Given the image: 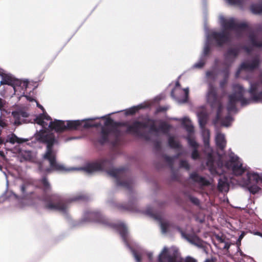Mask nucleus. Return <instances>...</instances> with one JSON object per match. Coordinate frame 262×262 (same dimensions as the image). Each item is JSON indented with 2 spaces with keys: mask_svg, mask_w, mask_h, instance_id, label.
Here are the masks:
<instances>
[{
  "mask_svg": "<svg viewBox=\"0 0 262 262\" xmlns=\"http://www.w3.org/2000/svg\"><path fill=\"white\" fill-rule=\"evenodd\" d=\"M98 119H105L104 125L102 127L99 139V142L103 144L109 142L112 137H115V134L106 129V127L113 124V120L105 116L95 117L74 121H62L52 118L47 114L43 113L36 117L34 121L36 123L42 128L35 134V138L41 142L47 144V150L43 156V161L39 164V169L40 171L50 173L52 171H72L83 170L88 173H91L99 170H106L112 164V161L107 158L101 159L96 162L88 164L84 167H72L67 169L64 165L57 162L56 160V150L53 146L58 143L56 136L53 131L58 133L67 129H79L81 128H89L92 127L101 126L100 123H93L92 121Z\"/></svg>",
  "mask_w": 262,
  "mask_h": 262,
  "instance_id": "nucleus-1",
  "label": "nucleus"
},
{
  "mask_svg": "<svg viewBox=\"0 0 262 262\" xmlns=\"http://www.w3.org/2000/svg\"><path fill=\"white\" fill-rule=\"evenodd\" d=\"M98 119H105L104 125L102 127L99 139V142L103 144L109 142L112 137H115V134L106 129V127L113 124V120L105 116L95 117L74 121H62L52 118L47 114L43 113L36 117L34 121L36 123L42 128L35 134V138L41 142L47 144V150L43 156V161L39 164V169L40 171L50 173L52 171H72L83 170L88 173H91L99 170H106L112 164V161L107 158L101 159L96 162L88 164L84 167H72L67 169L64 165L57 162L56 160V150L53 146L58 143L56 136L53 131L58 133L67 129H79L81 128H89L92 127L101 126L100 123H93L92 121Z\"/></svg>",
  "mask_w": 262,
  "mask_h": 262,
  "instance_id": "nucleus-2",
  "label": "nucleus"
},
{
  "mask_svg": "<svg viewBox=\"0 0 262 262\" xmlns=\"http://www.w3.org/2000/svg\"><path fill=\"white\" fill-rule=\"evenodd\" d=\"M198 119L202 129L204 152L207 155L206 164L210 172L221 176L228 172L236 177L246 172L244 178H238L236 180V184L252 193L258 192L262 186V174L254 170H247L243 160L231 150L224 155L215 154L209 146L210 132L204 128L207 116L205 113H201L198 114Z\"/></svg>",
  "mask_w": 262,
  "mask_h": 262,
  "instance_id": "nucleus-3",
  "label": "nucleus"
},
{
  "mask_svg": "<svg viewBox=\"0 0 262 262\" xmlns=\"http://www.w3.org/2000/svg\"><path fill=\"white\" fill-rule=\"evenodd\" d=\"M220 23L223 31L217 33L215 31H210L206 33V41L204 48L203 54L199 61L194 64L192 69H201L205 63V56L209 52L210 45L215 43L218 46L228 45L233 34L237 37L242 36L249 32L250 28L246 23H239L237 20L232 18H225L220 16Z\"/></svg>",
  "mask_w": 262,
  "mask_h": 262,
  "instance_id": "nucleus-4",
  "label": "nucleus"
},
{
  "mask_svg": "<svg viewBox=\"0 0 262 262\" xmlns=\"http://www.w3.org/2000/svg\"><path fill=\"white\" fill-rule=\"evenodd\" d=\"M250 89L249 92L251 99L244 97L246 90L239 84H234L232 86V92L228 95L227 109L229 113L235 112L236 105L240 103L244 106L249 104L252 100L262 102V73L257 79L254 81H249Z\"/></svg>",
  "mask_w": 262,
  "mask_h": 262,
  "instance_id": "nucleus-5",
  "label": "nucleus"
},
{
  "mask_svg": "<svg viewBox=\"0 0 262 262\" xmlns=\"http://www.w3.org/2000/svg\"><path fill=\"white\" fill-rule=\"evenodd\" d=\"M169 125L165 122H161L159 127L157 128L155 122L151 120H148L143 122H135L128 127L127 130L137 136L143 137L146 140H149L151 138L150 137L144 133L147 129L149 130L150 135L158 136L160 133H167L169 130Z\"/></svg>",
  "mask_w": 262,
  "mask_h": 262,
  "instance_id": "nucleus-6",
  "label": "nucleus"
},
{
  "mask_svg": "<svg viewBox=\"0 0 262 262\" xmlns=\"http://www.w3.org/2000/svg\"><path fill=\"white\" fill-rule=\"evenodd\" d=\"M206 99L207 102L212 107H217L216 119L214 121V124L220 122L222 126L225 127L229 126L232 122L233 119L230 116H227L225 118H222V111L223 106L221 104L220 99L216 95V89L210 83L208 85V92L206 94Z\"/></svg>",
  "mask_w": 262,
  "mask_h": 262,
  "instance_id": "nucleus-7",
  "label": "nucleus"
},
{
  "mask_svg": "<svg viewBox=\"0 0 262 262\" xmlns=\"http://www.w3.org/2000/svg\"><path fill=\"white\" fill-rule=\"evenodd\" d=\"M82 199L83 196L80 195L63 200L57 195L54 194L51 196L48 195L45 198L46 206L50 210H58L63 213H66L70 202Z\"/></svg>",
  "mask_w": 262,
  "mask_h": 262,
  "instance_id": "nucleus-8",
  "label": "nucleus"
},
{
  "mask_svg": "<svg viewBox=\"0 0 262 262\" xmlns=\"http://www.w3.org/2000/svg\"><path fill=\"white\" fill-rule=\"evenodd\" d=\"M158 262H196L192 257H187L183 260L178 255L177 250L173 247H164L160 252L158 258Z\"/></svg>",
  "mask_w": 262,
  "mask_h": 262,
  "instance_id": "nucleus-9",
  "label": "nucleus"
},
{
  "mask_svg": "<svg viewBox=\"0 0 262 262\" xmlns=\"http://www.w3.org/2000/svg\"><path fill=\"white\" fill-rule=\"evenodd\" d=\"M28 86V81L27 80H22L16 79L11 88L14 91L13 94L18 96L19 98L24 97L30 102H35L37 106L42 110L43 113L41 114L46 113L45 112L42 106L36 101L33 96H31L30 94V95H25Z\"/></svg>",
  "mask_w": 262,
  "mask_h": 262,
  "instance_id": "nucleus-10",
  "label": "nucleus"
},
{
  "mask_svg": "<svg viewBox=\"0 0 262 262\" xmlns=\"http://www.w3.org/2000/svg\"><path fill=\"white\" fill-rule=\"evenodd\" d=\"M31 180L26 181L20 187V190L23 196L19 198L15 193L11 192L9 198L10 201L14 202L15 205L19 208H24L29 205L30 201L27 196L28 188L30 186Z\"/></svg>",
  "mask_w": 262,
  "mask_h": 262,
  "instance_id": "nucleus-11",
  "label": "nucleus"
},
{
  "mask_svg": "<svg viewBox=\"0 0 262 262\" xmlns=\"http://www.w3.org/2000/svg\"><path fill=\"white\" fill-rule=\"evenodd\" d=\"M129 209L133 211H141L145 214L151 216L158 220L160 225L161 231L163 233H166L171 228V225L167 220H165L161 215L157 214L154 213L152 209L150 207H148L145 210L141 211L136 209L133 207L129 208Z\"/></svg>",
  "mask_w": 262,
  "mask_h": 262,
  "instance_id": "nucleus-12",
  "label": "nucleus"
},
{
  "mask_svg": "<svg viewBox=\"0 0 262 262\" xmlns=\"http://www.w3.org/2000/svg\"><path fill=\"white\" fill-rule=\"evenodd\" d=\"M189 88H182L179 82H177L171 92V97L179 103L187 102L188 98Z\"/></svg>",
  "mask_w": 262,
  "mask_h": 262,
  "instance_id": "nucleus-13",
  "label": "nucleus"
},
{
  "mask_svg": "<svg viewBox=\"0 0 262 262\" xmlns=\"http://www.w3.org/2000/svg\"><path fill=\"white\" fill-rule=\"evenodd\" d=\"M260 63L259 58L256 56L243 61L238 70L236 73V76L237 77L243 72H251L257 68Z\"/></svg>",
  "mask_w": 262,
  "mask_h": 262,
  "instance_id": "nucleus-14",
  "label": "nucleus"
},
{
  "mask_svg": "<svg viewBox=\"0 0 262 262\" xmlns=\"http://www.w3.org/2000/svg\"><path fill=\"white\" fill-rule=\"evenodd\" d=\"M108 173L111 177L114 178L116 180L118 185L125 187L129 186V181L126 179V174L124 169H112L108 171Z\"/></svg>",
  "mask_w": 262,
  "mask_h": 262,
  "instance_id": "nucleus-15",
  "label": "nucleus"
},
{
  "mask_svg": "<svg viewBox=\"0 0 262 262\" xmlns=\"http://www.w3.org/2000/svg\"><path fill=\"white\" fill-rule=\"evenodd\" d=\"M82 220L85 222H95L104 224H107V221L105 220L101 214L92 211L85 212L84 213Z\"/></svg>",
  "mask_w": 262,
  "mask_h": 262,
  "instance_id": "nucleus-16",
  "label": "nucleus"
},
{
  "mask_svg": "<svg viewBox=\"0 0 262 262\" xmlns=\"http://www.w3.org/2000/svg\"><path fill=\"white\" fill-rule=\"evenodd\" d=\"M178 230L180 231L183 238L186 239L190 243L198 247L202 248L204 247V244L198 236L187 234L186 232L182 231L179 228Z\"/></svg>",
  "mask_w": 262,
  "mask_h": 262,
  "instance_id": "nucleus-17",
  "label": "nucleus"
},
{
  "mask_svg": "<svg viewBox=\"0 0 262 262\" xmlns=\"http://www.w3.org/2000/svg\"><path fill=\"white\" fill-rule=\"evenodd\" d=\"M239 53L238 48H230L225 55V64L229 66L234 60Z\"/></svg>",
  "mask_w": 262,
  "mask_h": 262,
  "instance_id": "nucleus-18",
  "label": "nucleus"
},
{
  "mask_svg": "<svg viewBox=\"0 0 262 262\" xmlns=\"http://www.w3.org/2000/svg\"><path fill=\"white\" fill-rule=\"evenodd\" d=\"M0 76L2 78L0 84L1 85L7 84L11 87L16 79L11 74L8 73L2 69H0Z\"/></svg>",
  "mask_w": 262,
  "mask_h": 262,
  "instance_id": "nucleus-19",
  "label": "nucleus"
},
{
  "mask_svg": "<svg viewBox=\"0 0 262 262\" xmlns=\"http://www.w3.org/2000/svg\"><path fill=\"white\" fill-rule=\"evenodd\" d=\"M190 179L195 185L199 187L207 186L209 184V182L207 180L200 176L196 172L192 173L190 174Z\"/></svg>",
  "mask_w": 262,
  "mask_h": 262,
  "instance_id": "nucleus-20",
  "label": "nucleus"
},
{
  "mask_svg": "<svg viewBox=\"0 0 262 262\" xmlns=\"http://www.w3.org/2000/svg\"><path fill=\"white\" fill-rule=\"evenodd\" d=\"M120 233L125 243L127 242L128 232L126 225L122 222H119L117 224L113 225Z\"/></svg>",
  "mask_w": 262,
  "mask_h": 262,
  "instance_id": "nucleus-21",
  "label": "nucleus"
},
{
  "mask_svg": "<svg viewBox=\"0 0 262 262\" xmlns=\"http://www.w3.org/2000/svg\"><path fill=\"white\" fill-rule=\"evenodd\" d=\"M216 145L218 148L223 150L226 145V140L225 135L220 132L216 130L215 137Z\"/></svg>",
  "mask_w": 262,
  "mask_h": 262,
  "instance_id": "nucleus-22",
  "label": "nucleus"
},
{
  "mask_svg": "<svg viewBox=\"0 0 262 262\" xmlns=\"http://www.w3.org/2000/svg\"><path fill=\"white\" fill-rule=\"evenodd\" d=\"M33 156V154L31 151L21 150L18 153V158L20 162H23L31 161Z\"/></svg>",
  "mask_w": 262,
  "mask_h": 262,
  "instance_id": "nucleus-23",
  "label": "nucleus"
},
{
  "mask_svg": "<svg viewBox=\"0 0 262 262\" xmlns=\"http://www.w3.org/2000/svg\"><path fill=\"white\" fill-rule=\"evenodd\" d=\"M249 38L252 48L262 47V36L251 33Z\"/></svg>",
  "mask_w": 262,
  "mask_h": 262,
  "instance_id": "nucleus-24",
  "label": "nucleus"
},
{
  "mask_svg": "<svg viewBox=\"0 0 262 262\" xmlns=\"http://www.w3.org/2000/svg\"><path fill=\"white\" fill-rule=\"evenodd\" d=\"M6 142H9L12 144L15 143L20 144L26 141H28V139L26 138H20L17 137L14 134H10L8 135L5 139Z\"/></svg>",
  "mask_w": 262,
  "mask_h": 262,
  "instance_id": "nucleus-25",
  "label": "nucleus"
},
{
  "mask_svg": "<svg viewBox=\"0 0 262 262\" xmlns=\"http://www.w3.org/2000/svg\"><path fill=\"white\" fill-rule=\"evenodd\" d=\"M229 180L225 175L219 179L218 188L221 191L226 192L229 189Z\"/></svg>",
  "mask_w": 262,
  "mask_h": 262,
  "instance_id": "nucleus-26",
  "label": "nucleus"
},
{
  "mask_svg": "<svg viewBox=\"0 0 262 262\" xmlns=\"http://www.w3.org/2000/svg\"><path fill=\"white\" fill-rule=\"evenodd\" d=\"M132 251L136 262H141L142 257L144 253H146L149 260H151L152 259L153 252L151 251H147L146 252L144 251L137 252L132 249Z\"/></svg>",
  "mask_w": 262,
  "mask_h": 262,
  "instance_id": "nucleus-27",
  "label": "nucleus"
},
{
  "mask_svg": "<svg viewBox=\"0 0 262 262\" xmlns=\"http://www.w3.org/2000/svg\"><path fill=\"white\" fill-rule=\"evenodd\" d=\"M11 115L15 119L14 123L16 124H20L23 121L21 119V117L26 118L28 116V113L23 111L12 112Z\"/></svg>",
  "mask_w": 262,
  "mask_h": 262,
  "instance_id": "nucleus-28",
  "label": "nucleus"
},
{
  "mask_svg": "<svg viewBox=\"0 0 262 262\" xmlns=\"http://www.w3.org/2000/svg\"><path fill=\"white\" fill-rule=\"evenodd\" d=\"M188 142L189 145L194 148L193 151H192L191 157L193 159H196L199 157V154L196 150L197 148L198 147V144L196 142V141L192 138H191L190 136L188 137L187 138Z\"/></svg>",
  "mask_w": 262,
  "mask_h": 262,
  "instance_id": "nucleus-29",
  "label": "nucleus"
},
{
  "mask_svg": "<svg viewBox=\"0 0 262 262\" xmlns=\"http://www.w3.org/2000/svg\"><path fill=\"white\" fill-rule=\"evenodd\" d=\"M182 125L186 130L191 134L193 131V128L192 126L189 119L187 117H184L181 119Z\"/></svg>",
  "mask_w": 262,
  "mask_h": 262,
  "instance_id": "nucleus-30",
  "label": "nucleus"
},
{
  "mask_svg": "<svg viewBox=\"0 0 262 262\" xmlns=\"http://www.w3.org/2000/svg\"><path fill=\"white\" fill-rule=\"evenodd\" d=\"M146 106V105H145L144 104H139L137 106H133L128 109L125 110L124 111L125 114L126 115H133V114H135L136 112H137L138 111H139V110L143 108Z\"/></svg>",
  "mask_w": 262,
  "mask_h": 262,
  "instance_id": "nucleus-31",
  "label": "nucleus"
},
{
  "mask_svg": "<svg viewBox=\"0 0 262 262\" xmlns=\"http://www.w3.org/2000/svg\"><path fill=\"white\" fill-rule=\"evenodd\" d=\"M40 187H41L46 192H48L50 190V185L47 180L43 178L40 181Z\"/></svg>",
  "mask_w": 262,
  "mask_h": 262,
  "instance_id": "nucleus-32",
  "label": "nucleus"
},
{
  "mask_svg": "<svg viewBox=\"0 0 262 262\" xmlns=\"http://www.w3.org/2000/svg\"><path fill=\"white\" fill-rule=\"evenodd\" d=\"M168 144L171 147L173 148H179L180 147L179 143L172 137L169 138Z\"/></svg>",
  "mask_w": 262,
  "mask_h": 262,
  "instance_id": "nucleus-33",
  "label": "nucleus"
},
{
  "mask_svg": "<svg viewBox=\"0 0 262 262\" xmlns=\"http://www.w3.org/2000/svg\"><path fill=\"white\" fill-rule=\"evenodd\" d=\"M206 76L208 80H211V79H215L216 77V73H215V71L213 70L207 71L206 74Z\"/></svg>",
  "mask_w": 262,
  "mask_h": 262,
  "instance_id": "nucleus-34",
  "label": "nucleus"
},
{
  "mask_svg": "<svg viewBox=\"0 0 262 262\" xmlns=\"http://www.w3.org/2000/svg\"><path fill=\"white\" fill-rule=\"evenodd\" d=\"M251 9L254 13L258 14L262 13V6L261 5H253L252 6Z\"/></svg>",
  "mask_w": 262,
  "mask_h": 262,
  "instance_id": "nucleus-35",
  "label": "nucleus"
},
{
  "mask_svg": "<svg viewBox=\"0 0 262 262\" xmlns=\"http://www.w3.org/2000/svg\"><path fill=\"white\" fill-rule=\"evenodd\" d=\"M7 103L5 100L0 98V111L1 112L6 111Z\"/></svg>",
  "mask_w": 262,
  "mask_h": 262,
  "instance_id": "nucleus-36",
  "label": "nucleus"
},
{
  "mask_svg": "<svg viewBox=\"0 0 262 262\" xmlns=\"http://www.w3.org/2000/svg\"><path fill=\"white\" fill-rule=\"evenodd\" d=\"M180 167L188 169L189 168V165L186 161H181L180 163Z\"/></svg>",
  "mask_w": 262,
  "mask_h": 262,
  "instance_id": "nucleus-37",
  "label": "nucleus"
},
{
  "mask_svg": "<svg viewBox=\"0 0 262 262\" xmlns=\"http://www.w3.org/2000/svg\"><path fill=\"white\" fill-rule=\"evenodd\" d=\"M190 200L194 204L198 205L199 204V200L196 198L191 196Z\"/></svg>",
  "mask_w": 262,
  "mask_h": 262,
  "instance_id": "nucleus-38",
  "label": "nucleus"
},
{
  "mask_svg": "<svg viewBox=\"0 0 262 262\" xmlns=\"http://www.w3.org/2000/svg\"><path fill=\"white\" fill-rule=\"evenodd\" d=\"M165 160L169 164H172L173 161V160H174V158H171V157H167L166 156L165 157Z\"/></svg>",
  "mask_w": 262,
  "mask_h": 262,
  "instance_id": "nucleus-39",
  "label": "nucleus"
},
{
  "mask_svg": "<svg viewBox=\"0 0 262 262\" xmlns=\"http://www.w3.org/2000/svg\"><path fill=\"white\" fill-rule=\"evenodd\" d=\"M230 4H236L238 2V0H226Z\"/></svg>",
  "mask_w": 262,
  "mask_h": 262,
  "instance_id": "nucleus-40",
  "label": "nucleus"
},
{
  "mask_svg": "<svg viewBox=\"0 0 262 262\" xmlns=\"http://www.w3.org/2000/svg\"><path fill=\"white\" fill-rule=\"evenodd\" d=\"M229 247L230 244H229L228 243H225L223 248L228 250L229 248Z\"/></svg>",
  "mask_w": 262,
  "mask_h": 262,
  "instance_id": "nucleus-41",
  "label": "nucleus"
},
{
  "mask_svg": "<svg viewBox=\"0 0 262 262\" xmlns=\"http://www.w3.org/2000/svg\"><path fill=\"white\" fill-rule=\"evenodd\" d=\"M215 261V258H211V259H206L204 262H214Z\"/></svg>",
  "mask_w": 262,
  "mask_h": 262,
  "instance_id": "nucleus-42",
  "label": "nucleus"
},
{
  "mask_svg": "<svg viewBox=\"0 0 262 262\" xmlns=\"http://www.w3.org/2000/svg\"><path fill=\"white\" fill-rule=\"evenodd\" d=\"M0 126L2 127H4L6 126V123L3 121L0 120Z\"/></svg>",
  "mask_w": 262,
  "mask_h": 262,
  "instance_id": "nucleus-43",
  "label": "nucleus"
},
{
  "mask_svg": "<svg viewBox=\"0 0 262 262\" xmlns=\"http://www.w3.org/2000/svg\"><path fill=\"white\" fill-rule=\"evenodd\" d=\"M237 254H239V255L242 256H246V255L244 254L242 252V251L241 250H239L237 253Z\"/></svg>",
  "mask_w": 262,
  "mask_h": 262,
  "instance_id": "nucleus-44",
  "label": "nucleus"
},
{
  "mask_svg": "<svg viewBox=\"0 0 262 262\" xmlns=\"http://www.w3.org/2000/svg\"><path fill=\"white\" fill-rule=\"evenodd\" d=\"M261 234L262 233H261L260 232H258V231L254 232V235H258V236H260Z\"/></svg>",
  "mask_w": 262,
  "mask_h": 262,
  "instance_id": "nucleus-45",
  "label": "nucleus"
},
{
  "mask_svg": "<svg viewBox=\"0 0 262 262\" xmlns=\"http://www.w3.org/2000/svg\"><path fill=\"white\" fill-rule=\"evenodd\" d=\"M245 50H246L248 53H249V52H250V50L249 48H247V47H246V48H245Z\"/></svg>",
  "mask_w": 262,
  "mask_h": 262,
  "instance_id": "nucleus-46",
  "label": "nucleus"
},
{
  "mask_svg": "<svg viewBox=\"0 0 262 262\" xmlns=\"http://www.w3.org/2000/svg\"><path fill=\"white\" fill-rule=\"evenodd\" d=\"M219 240L222 243L224 242V240L221 237H219Z\"/></svg>",
  "mask_w": 262,
  "mask_h": 262,
  "instance_id": "nucleus-47",
  "label": "nucleus"
},
{
  "mask_svg": "<svg viewBox=\"0 0 262 262\" xmlns=\"http://www.w3.org/2000/svg\"><path fill=\"white\" fill-rule=\"evenodd\" d=\"M4 142V140L0 138V144L3 143Z\"/></svg>",
  "mask_w": 262,
  "mask_h": 262,
  "instance_id": "nucleus-48",
  "label": "nucleus"
},
{
  "mask_svg": "<svg viewBox=\"0 0 262 262\" xmlns=\"http://www.w3.org/2000/svg\"><path fill=\"white\" fill-rule=\"evenodd\" d=\"M126 243V245L129 247V248H130V247L129 246L128 242H127V243Z\"/></svg>",
  "mask_w": 262,
  "mask_h": 262,
  "instance_id": "nucleus-49",
  "label": "nucleus"
},
{
  "mask_svg": "<svg viewBox=\"0 0 262 262\" xmlns=\"http://www.w3.org/2000/svg\"><path fill=\"white\" fill-rule=\"evenodd\" d=\"M4 174H5V176L7 177L6 173L5 172H4Z\"/></svg>",
  "mask_w": 262,
  "mask_h": 262,
  "instance_id": "nucleus-50",
  "label": "nucleus"
},
{
  "mask_svg": "<svg viewBox=\"0 0 262 262\" xmlns=\"http://www.w3.org/2000/svg\"><path fill=\"white\" fill-rule=\"evenodd\" d=\"M260 237H262V234H261Z\"/></svg>",
  "mask_w": 262,
  "mask_h": 262,
  "instance_id": "nucleus-51",
  "label": "nucleus"
},
{
  "mask_svg": "<svg viewBox=\"0 0 262 262\" xmlns=\"http://www.w3.org/2000/svg\"><path fill=\"white\" fill-rule=\"evenodd\" d=\"M260 237H262V234H261Z\"/></svg>",
  "mask_w": 262,
  "mask_h": 262,
  "instance_id": "nucleus-52",
  "label": "nucleus"
},
{
  "mask_svg": "<svg viewBox=\"0 0 262 262\" xmlns=\"http://www.w3.org/2000/svg\"><path fill=\"white\" fill-rule=\"evenodd\" d=\"M260 237H262V234H261Z\"/></svg>",
  "mask_w": 262,
  "mask_h": 262,
  "instance_id": "nucleus-53",
  "label": "nucleus"
}]
</instances>
